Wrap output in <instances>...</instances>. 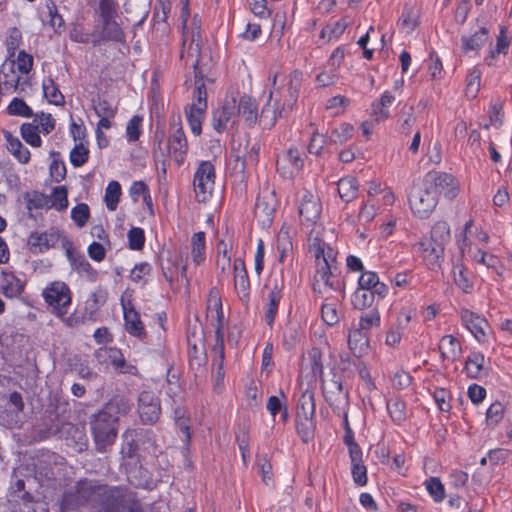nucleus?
<instances>
[{
  "label": "nucleus",
  "mask_w": 512,
  "mask_h": 512,
  "mask_svg": "<svg viewBox=\"0 0 512 512\" xmlns=\"http://www.w3.org/2000/svg\"><path fill=\"white\" fill-rule=\"evenodd\" d=\"M60 238L61 233L56 229L44 232L33 231L27 239V246L32 254H41L55 247Z\"/></svg>",
  "instance_id": "nucleus-16"
},
{
  "label": "nucleus",
  "mask_w": 512,
  "mask_h": 512,
  "mask_svg": "<svg viewBox=\"0 0 512 512\" xmlns=\"http://www.w3.org/2000/svg\"><path fill=\"white\" fill-rule=\"evenodd\" d=\"M186 108L194 111L206 112L207 109V91L204 83L196 82L193 92V102Z\"/></svg>",
  "instance_id": "nucleus-51"
},
{
  "label": "nucleus",
  "mask_w": 512,
  "mask_h": 512,
  "mask_svg": "<svg viewBox=\"0 0 512 512\" xmlns=\"http://www.w3.org/2000/svg\"><path fill=\"white\" fill-rule=\"evenodd\" d=\"M188 152V142L182 128L181 117L173 114L170 117L167 153L178 166L182 165Z\"/></svg>",
  "instance_id": "nucleus-7"
},
{
  "label": "nucleus",
  "mask_w": 512,
  "mask_h": 512,
  "mask_svg": "<svg viewBox=\"0 0 512 512\" xmlns=\"http://www.w3.org/2000/svg\"><path fill=\"white\" fill-rule=\"evenodd\" d=\"M83 507L87 505L81 499V493L76 484L64 491L60 500V512H77Z\"/></svg>",
  "instance_id": "nucleus-25"
},
{
  "label": "nucleus",
  "mask_w": 512,
  "mask_h": 512,
  "mask_svg": "<svg viewBox=\"0 0 512 512\" xmlns=\"http://www.w3.org/2000/svg\"><path fill=\"white\" fill-rule=\"evenodd\" d=\"M22 138L33 147H40L42 140L38 133V126L32 123H23L20 128Z\"/></svg>",
  "instance_id": "nucleus-61"
},
{
  "label": "nucleus",
  "mask_w": 512,
  "mask_h": 512,
  "mask_svg": "<svg viewBox=\"0 0 512 512\" xmlns=\"http://www.w3.org/2000/svg\"><path fill=\"white\" fill-rule=\"evenodd\" d=\"M121 194H122V190H121L120 183L115 180L110 181L106 187L105 196H104V201L106 203V207L108 210H110V211L116 210Z\"/></svg>",
  "instance_id": "nucleus-48"
},
{
  "label": "nucleus",
  "mask_w": 512,
  "mask_h": 512,
  "mask_svg": "<svg viewBox=\"0 0 512 512\" xmlns=\"http://www.w3.org/2000/svg\"><path fill=\"white\" fill-rule=\"evenodd\" d=\"M233 270L236 292L240 300L247 305L250 300V281L245 263L241 258L234 260Z\"/></svg>",
  "instance_id": "nucleus-22"
},
{
  "label": "nucleus",
  "mask_w": 512,
  "mask_h": 512,
  "mask_svg": "<svg viewBox=\"0 0 512 512\" xmlns=\"http://www.w3.org/2000/svg\"><path fill=\"white\" fill-rule=\"evenodd\" d=\"M271 290L268 295V303L265 311V322L268 326L272 327L278 311L281 299L283 298L284 277L281 272L279 275L272 276L269 280Z\"/></svg>",
  "instance_id": "nucleus-15"
},
{
  "label": "nucleus",
  "mask_w": 512,
  "mask_h": 512,
  "mask_svg": "<svg viewBox=\"0 0 512 512\" xmlns=\"http://www.w3.org/2000/svg\"><path fill=\"white\" fill-rule=\"evenodd\" d=\"M89 424L96 451L106 452L117 438L118 424L99 411L90 416Z\"/></svg>",
  "instance_id": "nucleus-4"
},
{
  "label": "nucleus",
  "mask_w": 512,
  "mask_h": 512,
  "mask_svg": "<svg viewBox=\"0 0 512 512\" xmlns=\"http://www.w3.org/2000/svg\"><path fill=\"white\" fill-rule=\"evenodd\" d=\"M375 300L372 290L369 289H360L354 292L352 296V304L355 309L363 310L365 308L370 307Z\"/></svg>",
  "instance_id": "nucleus-55"
},
{
  "label": "nucleus",
  "mask_w": 512,
  "mask_h": 512,
  "mask_svg": "<svg viewBox=\"0 0 512 512\" xmlns=\"http://www.w3.org/2000/svg\"><path fill=\"white\" fill-rule=\"evenodd\" d=\"M179 258L180 256L178 254L173 256L170 251H167L166 259L164 258V253L160 256L162 274L169 283H172L174 280V276L178 269L177 262Z\"/></svg>",
  "instance_id": "nucleus-45"
},
{
  "label": "nucleus",
  "mask_w": 512,
  "mask_h": 512,
  "mask_svg": "<svg viewBox=\"0 0 512 512\" xmlns=\"http://www.w3.org/2000/svg\"><path fill=\"white\" fill-rule=\"evenodd\" d=\"M43 93L50 103L54 105H63L65 103L64 96L60 92L58 85L52 78H47L42 84Z\"/></svg>",
  "instance_id": "nucleus-49"
},
{
  "label": "nucleus",
  "mask_w": 512,
  "mask_h": 512,
  "mask_svg": "<svg viewBox=\"0 0 512 512\" xmlns=\"http://www.w3.org/2000/svg\"><path fill=\"white\" fill-rule=\"evenodd\" d=\"M237 117L240 115L248 127L255 125L258 119L256 101L250 96L244 95L240 98L238 105L236 104Z\"/></svg>",
  "instance_id": "nucleus-28"
},
{
  "label": "nucleus",
  "mask_w": 512,
  "mask_h": 512,
  "mask_svg": "<svg viewBox=\"0 0 512 512\" xmlns=\"http://www.w3.org/2000/svg\"><path fill=\"white\" fill-rule=\"evenodd\" d=\"M191 255L196 264L205 260V233L200 231L195 233L191 239Z\"/></svg>",
  "instance_id": "nucleus-53"
},
{
  "label": "nucleus",
  "mask_w": 512,
  "mask_h": 512,
  "mask_svg": "<svg viewBox=\"0 0 512 512\" xmlns=\"http://www.w3.org/2000/svg\"><path fill=\"white\" fill-rule=\"evenodd\" d=\"M423 251V258L430 270H436L440 267L441 259L444 254V246L427 240L420 243Z\"/></svg>",
  "instance_id": "nucleus-24"
},
{
  "label": "nucleus",
  "mask_w": 512,
  "mask_h": 512,
  "mask_svg": "<svg viewBox=\"0 0 512 512\" xmlns=\"http://www.w3.org/2000/svg\"><path fill=\"white\" fill-rule=\"evenodd\" d=\"M25 283L16 277L13 273L5 274L2 293L5 297L15 298L24 291Z\"/></svg>",
  "instance_id": "nucleus-42"
},
{
  "label": "nucleus",
  "mask_w": 512,
  "mask_h": 512,
  "mask_svg": "<svg viewBox=\"0 0 512 512\" xmlns=\"http://www.w3.org/2000/svg\"><path fill=\"white\" fill-rule=\"evenodd\" d=\"M124 313V322L126 331L133 337L143 340L146 337V330L141 321L139 312L134 308L131 301L125 303L122 301Z\"/></svg>",
  "instance_id": "nucleus-19"
},
{
  "label": "nucleus",
  "mask_w": 512,
  "mask_h": 512,
  "mask_svg": "<svg viewBox=\"0 0 512 512\" xmlns=\"http://www.w3.org/2000/svg\"><path fill=\"white\" fill-rule=\"evenodd\" d=\"M337 267L335 263H330L321 266L316 269V274L314 276L313 290L314 292L321 293V288L319 287V281H323L324 285L334 291H338L342 289V282L335 274Z\"/></svg>",
  "instance_id": "nucleus-21"
},
{
  "label": "nucleus",
  "mask_w": 512,
  "mask_h": 512,
  "mask_svg": "<svg viewBox=\"0 0 512 512\" xmlns=\"http://www.w3.org/2000/svg\"><path fill=\"white\" fill-rule=\"evenodd\" d=\"M115 512H144L141 500L131 489Z\"/></svg>",
  "instance_id": "nucleus-54"
},
{
  "label": "nucleus",
  "mask_w": 512,
  "mask_h": 512,
  "mask_svg": "<svg viewBox=\"0 0 512 512\" xmlns=\"http://www.w3.org/2000/svg\"><path fill=\"white\" fill-rule=\"evenodd\" d=\"M434 243L445 246L450 241V228L447 222L439 221L431 229V238Z\"/></svg>",
  "instance_id": "nucleus-57"
},
{
  "label": "nucleus",
  "mask_w": 512,
  "mask_h": 512,
  "mask_svg": "<svg viewBox=\"0 0 512 512\" xmlns=\"http://www.w3.org/2000/svg\"><path fill=\"white\" fill-rule=\"evenodd\" d=\"M416 123L414 106L405 104L398 115L397 125L401 134L408 135L411 133L412 127Z\"/></svg>",
  "instance_id": "nucleus-39"
},
{
  "label": "nucleus",
  "mask_w": 512,
  "mask_h": 512,
  "mask_svg": "<svg viewBox=\"0 0 512 512\" xmlns=\"http://www.w3.org/2000/svg\"><path fill=\"white\" fill-rule=\"evenodd\" d=\"M10 496L18 502L19 512H49L36 477L17 478L10 486Z\"/></svg>",
  "instance_id": "nucleus-2"
},
{
  "label": "nucleus",
  "mask_w": 512,
  "mask_h": 512,
  "mask_svg": "<svg viewBox=\"0 0 512 512\" xmlns=\"http://www.w3.org/2000/svg\"><path fill=\"white\" fill-rule=\"evenodd\" d=\"M387 411L392 421L398 425L406 419V404L399 398L387 401Z\"/></svg>",
  "instance_id": "nucleus-50"
},
{
  "label": "nucleus",
  "mask_w": 512,
  "mask_h": 512,
  "mask_svg": "<svg viewBox=\"0 0 512 512\" xmlns=\"http://www.w3.org/2000/svg\"><path fill=\"white\" fill-rule=\"evenodd\" d=\"M461 319L465 327L473 334V336L479 342H485V328L488 327V322L486 321V319L480 317L479 315L469 310L462 311Z\"/></svg>",
  "instance_id": "nucleus-23"
},
{
  "label": "nucleus",
  "mask_w": 512,
  "mask_h": 512,
  "mask_svg": "<svg viewBox=\"0 0 512 512\" xmlns=\"http://www.w3.org/2000/svg\"><path fill=\"white\" fill-rule=\"evenodd\" d=\"M484 355L480 352H472L465 361L464 370L469 378H478L484 365Z\"/></svg>",
  "instance_id": "nucleus-44"
},
{
  "label": "nucleus",
  "mask_w": 512,
  "mask_h": 512,
  "mask_svg": "<svg viewBox=\"0 0 512 512\" xmlns=\"http://www.w3.org/2000/svg\"><path fill=\"white\" fill-rule=\"evenodd\" d=\"M398 25L405 29L407 33H411L418 25V13L413 7L405 4L401 16L398 19Z\"/></svg>",
  "instance_id": "nucleus-47"
},
{
  "label": "nucleus",
  "mask_w": 512,
  "mask_h": 512,
  "mask_svg": "<svg viewBox=\"0 0 512 512\" xmlns=\"http://www.w3.org/2000/svg\"><path fill=\"white\" fill-rule=\"evenodd\" d=\"M296 431L304 443H308L313 437L315 428L314 418H296Z\"/></svg>",
  "instance_id": "nucleus-60"
},
{
  "label": "nucleus",
  "mask_w": 512,
  "mask_h": 512,
  "mask_svg": "<svg viewBox=\"0 0 512 512\" xmlns=\"http://www.w3.org/2000/svg\"><path fill=\"white\" fill-rule=\"evenodd\" d=\"M237 124L236 100H226L224 104L213 111L212 126L217 133H223Z\"/></svg>",
  "instance_id": "nucleus-13"
},
{
  "label": "nucleus",
  "mask_w": 512,
  "mask_h": 512,
  "mask_svg": "<svg viewBox=\"0 0 512 512\" xmlns=\"http://www.w3.org/2000/svg\"><path fill=\"white\" fill-rule=\"evenodd\" d=\"M128 482L136 488L152 490L155 487L152 474L148 469L144 468L141 460L138 462H130L121 464Z\"/></svg>",
  "instance_id": "nucleus-17"
},
{
  "label": "nucleus",
  "mask_w": 512,
  "mask_h": 512,
  "mask_svg": "<svg viewBox=\"0 0 512 512\" xmlns=\"http://www.w3.org/2000/svg\"><path fill=\"white\" fill-rule=\"evenodd\" d=\"M106 352L108 360L116 370L120 371L121 373H127L132 375L137 373V367L126 362L121 350L111 347L107 349Z\"/></svg>",
  "instance_id": "nucleus-36"
},
{
  "label": "nucleus",
  "mask_w": 512,
  "mask_h": 512,
  "mask_svg": "<svg viewBox=\"0 0 512 512\" xmlns=\"http://www.w3.org/2000/svg\"><path fill=\"white\" fill-rule=\"evenodd\" d=\"M277 199L274 191L265 190L256 199L254 215L263 227H269L276 211Z\"/></svg>",
  "instance_id": "nucleus-12"
},
{
  "label": "nucleus",
  "mask_w": 512,
  "mask_h": 512,
  "mask_svg": "<svg viewBox=\"0 0 512 512\" xmlns=\"http://www.w3.org/2000/svg\"><path fill=\"white\" fill-rule=\"evenodd\" d=\"M259 117V123L262 125L264 129H271L275 123L278 117H283L281 112L277 114L276 109L273 106H270L268 103L266 106L263 107Z\"/></svg>",
  "instance_id": "nucleus-63"
},
{
  "label": "nucleus",
  "mask_w": 512,
  "mask_h": 512,
  "mask_svg": "<svg viewBox=\"0 0 512 512\" xmlns=\"http://www.w3.org/2000/svg\"><path fill=\"white\" fill-rule=\"evenodd\" d=\"M132 408V403L129 398L124 395H114L108 402L104 404L99 412L103 413L105 417L113 420L118 424L121 416H126Z\"/></svg>",
  "instance_id": "nucleus-20"
},
{
  "label": "nucleus",
  "mask_w": 512,
  "mask_h": 512,
  "mask_svg": "<svg viewBox=\"0 0 512 512\" xmlns=\"http://www.w3.org/2000/svg\"><path fill=\"white\" fill-rule=\"evenodd\" d=\"M125 42V33L120 25L115 22L109 26L102 27L99 32L98 38H94L92 41L93 46L100 45L101 42Z\"/></svg>",
  "instance_id": "nucleus-31"
},
{
  "label": "nucleus",
  "mask_w": 512,
  "mask_h": 512,
  "mask_svg": "<svg viewBox=\"0 0 512 512\" xmlns=\"http://www.w3.org/2000/svg\"><path fill=\"white\" fill-rule=\"evenodd\" d=\"M25 200L27 202V208L31 210L47 208L49 209V202H51V198L44 193L39 191H33L31 193H26Z\"/></svg>",
  "instance_id": "nucleus-62"
},
{
  "label": "nucleus",
  "mask_w": 512,
  "mask_h": 512,
  "mask_svg": "<svg viewBox=\"0 0 512 512\" xmlns=\"http://www.w3.org/2000/svg\"><path fill=\"white\" fill-rule=\"evenodd\" d=\"M439 350L443 359L455 361L461 352V345L453 335H445L440 340Z\"/></svg>",
  "instance_id": "nucleus-38"
},
{
  "label": "nucleus",
  "mask_w": 512,
  "mask_h": 512,
  "mask_svg": "<svg viewBox=\"0 0 512 512\" xmlns=\"http://www.w3.org/2000/svg\"><path fill=\"white\" fill-rule=\"evenodd\" d=\"M68 192L65 186H57L53 189L51 195V202L49 208H55L58 211H63L68 207Z\"/></svg>",
  "instance_id": "nucleus-59"
},
{
  "label": "nucleus",
  "mask_w": 512,
  "mask_h": 512,
  "mask_svg": "<svg viewBox=\"0 0 512 512\" xmlns=\"http://www.w3.org/2000/svg\"><path fill=\"white\" fill-rule=\"evenodd\" d=\"M438 203V196L434 187L428 185L425 180L421 186L413 187L409 195L410 208L414 215L426 219L434 211Z\"/></svg>",
  "instance_id": "nucleus-5"
},
{
  "label": "nucleus",
  "mask_w": 512,
  "mask_h": 512,
  "mask_svg": "<svg viewBox=\"0 0 512 512\" xmlns=\"http://www.w3.org/2000/svg\"><path fill=\"white\" fill-rule=\"evenodd\" d=\"M304 165L301 153L296 148H289L285 153L278 156L276 160V169L284 177L291 178L298 173Z\"/></svg>",
  "instance_id": "nucleus-18"
},
{
  "label": "nucleus",
  "mask_w": 512,
  "mask_h": 512,
  "mask_svg": "<svg viewBox=\"0 0 512 512\" xmlns=\"http://www.w3.org/2000/svg\"><path fill=\"white\" fill-rule=\"evenodd\" d=\"M71 266L79 273L83 274L88 280L95 282L98 278V272L91 266L83 254L74 259Z\"/></svg>",
  "instance_id": "nucleus-52"
},
{
  "label": "nucleus",
  "mask_w": 512,
  "mask_h": 512,
  "mask_svg": "<svg viewBox=\"0 0 512 512\" xmlns=\"http://www.w3.org/2000/svg\"><path fill=\"white\" fill-rule=\"evenodd\" d=\"M129 435L134 437L136 442H138L139 447H143V449H149L150 447H156V439L155 434L150 429L145 428H136L129 429Z\"/></svg>",
  "instance_id": "nucleus-46"
},
{
  "label": "nucleus",
  "mask_w": 512,
  "mask_h": 512,
  "mask_svg": "<svg viewBox=\"0 0 512 512\" xmlns=\"http://www.w3.org/2000/svg\"><path fill=\"white\" fill-rule=\"evenodd\" d=\"M70 410L68 409V403L58 402L54 409L46 410V415L43 419L44 428L40 426L35 428V435L39 440L48 439L51 436L60 433L62 426L69 418Z\"/></svg>",
  "instance_id": "nucleus-8"
},
{
  "label": "nucleus",
  "mask_w": 512,
  "mask_h": 512,
  "mask_svg": "<svg viewBox=\"0 0 512 512\" xmlns=\"http://www.w3.org/2000/svg\"><path fill=\"white\" fill-rule=\"evenodd\" d=\"M315 400L312 392L305 391L298 399L296 418H314Z\"/></svg>",
  "instance_id": "nucleus-41"
},
{
  "label": "nucleus",
  "mask_w": 512,
  "mask_h": 512,
  "mask_svg": "<svg viewBox=\"0 0 512 512\" xmlns=\"http://www.w3.org/2000/svg\"><path fill=\"white\" fill-rule=\"evenodd\" d=\"M139 444L136 442L135 438L129 435V429L126 430L123 434V444L121 446V464H126L130 462H138L141 460V456L139 454Z\"/></svg>",
  "instance_id": "nucleus-29"
},
{
  "label": "nucleus",
  "mask_w": 512,
  "mask_h": 512,
  "mask_svg": "<svg viewBox=\"0 0 512 512\" xmlns=\"http://www.w3.org/2000/svg\"><path fill=\"white\" fill-rule=\"evenodd\" d=\"M45 6L48 11L49 25L56 33H61L65 28L63 17L58 13L57 6L53 0H46Z\"/></svg>",
  "instance_id": "nucleus-58"
},
{
  "label": "nucleus",
  "mask_w": 512,
  "mask_h": 512,
  "mask_svg": "<svg viewBox=\"0 0 512 512\" xmlns=\"http://www.w3.org/2000/svg\"><path fill=\"white\" fill-rule=\"evenodd\" d=\"M215 184V167L210 161H202L194 174L193 185L197 202L205 203L212 195Z\"/></svg>",
  "instance_id": "nucleus-9"
},
{
  "label": "nucleus",
  "mask_w": 512,
  "mask_h": 512,
  "mask_svg": "<svg viewBox=\"0 0 512 512\" xmlns=\"http://www.w3.org/2000/svg\"><path fill=\"white\" fill-rule=\"evenodd\" d=\"M412 315L410 312H401L397 317V322L392 326L386 335V344L395 347L399 344L402 333L410 322Z\"/></svg>",
  "instance_id": "nucleus-30"
},
{
  "label": "nucleus",
  "mask_w": 512,
  "mask_h": 512,
  "mask_svg": "<svg viewBox=\"0 0 512 512\" xmlns=\"http://www.w3.org/2000/svg\"><path fill=\"white\" fill-rule=\"evenodd\" d=\"M424 180L428 185L434 187L438 197L439 194L443 193L448 199H453L458 194V181L451 174L444 172H430Z\"/></svg>",
  "instance_id": "nucleus-14"
},
{
  "label": "nucleus",
  "mask_w": 512,
  "mask_h": 512,
  "mask_svg": "<svg viewBox=\"0 0 512 512\" xmlns=\"http://www.w3.org/2000/svg\"><path fill=\"white\" fill-rule=\"evenodd\" d=\"M504 416V406L501 402L492 403L486 411V424L489 427L498 425Z\"/></svg>",
  "instance_id": "nucleus-64"
},
{
  "label": "nucleus",
  "mask_w": 512,
  "mask_h": 512,
  "mask_svg": "<svg viewBox=\"0 0 512 512\" xmlns=\"http://www.w3.org/2000/svg\"><path fill=\"white\" fill-rule=\"evenodd\" d=\"M298 211L303 222L314 223L320 216L321 205L311 194H305L302 198Z\"/></svg>",
  "instance_id": "nucleus-26"
},
{
  "label": "nucleus",
  "mask_w": 512,
  "mask_h": 512,
  "mask_svg": "<svg viewBox=\"0 0 512 512\" xmlns=\"http://www.w3.org/2000/svg\"><path fill=\"white\" fill-rule=\"evenodd\" d=\"M337 190L340 198L349 203L358 195V181L355 177L347 176L341 178L337 183Z\"/></svg>",
  "instance_id": "nucleus-35"
},
{
  "label": "nucleus",
  "mask_w": 512,
  "mask_h": 512,
  "mask_svg": "<svg viewBox=\"0 0 512 512\" xmlns=\"http://www.w3.org/2000/svg\"><path fill=\"white\" fill-rule=\"evenodd\" d=\"M42 295L57 316L62 318L67 314V307L71 304V292L66 283L55 281L43 290Z\"/></svg>",
  "instance_id": "nucleus-10"
},
{
  "label": "nucleus",
  "mask_w": 512,
  "mask_h": 512,
  "mask_svg": "<svg viewBox=\"0 0 512 512\" xmlns=\"http://www.w3.org/2000/svg\"><path fill=\"white\" fill-rule=\"evenodd\" d=\"M302 83V72L299 70H294L290 74L289 86L287 89L288 97L284 100L283 108L287 106L292 109L293 105L296 103L299 95V89Z\"/></svg>",
  "instance_id": "nucleus-43"
},
{
  "label": "nucleus",
  "mask_w": 512,
  "mask_h": 512,
  "mask_svg": "<svg viewBox=\"0 0 512 512\" xmlns=\"http://www.w3.org/2000/svg\"><path fill=\"white\" fill-rule=\"evenodd\" d=\"M200 50H201V47H200V32L199 31H197V33L193 32V34H192V41H191V44H190L189 50H188V56H195L196 57V59H195V61L193 63L195 83L196 82L204 83L203 80L205 78V73L203 72V70L199 66V63H200Z\"/></svg>",
  "instance_id": "nucleus-37"
},
{
  "label": "nucleus",
  "mask_w": 512,
  "mask_h": 512,
  "mask_svg": "<svg viewBox=\"0 0 512 512\" xmlns=\"http://www.w3.org/2000/svg\"><path fill=\"white\" fill-rule=\"evenodd\" d=\"M487 41L488 30L485 27H481L471 36L463 35L461 37V51L463 53L478 51Z\"/></svg>",
  "instance_id": "nucleus-33"
},
{
  "label": "nucleus",
  "mask_w": 512,
  "mask_h": 512,
  "mask_svg": "<svg viewBox=\"0 0 512 512\" xmlns=\"http://www.w3.org/2000/svg\"><path fill=\"white\" fill-rule=\"evenodd\" d=\"M56 458L57 455L55 453L49 451L41 453L34 463L35 472L47 480L54 479L55 473L52 464H56Z\"/></svg>",
  "instance_id": "nucleus-32"
},
{
  "label": "nucleus",
  "mask_w": 512,
  "mask_h": 512,
  "mask_svg": "<svg viewBox=\"0 0 512 512\" xmlns=\"http://www.w3.org/2000/svg\"><path fill=\"white\" fill-rule=\"evenodd\" d=\"M322 393L325 401L338 416H346L349 407V391L343 388L342 380L333 373L329 380H321Z\"/></svg>",
  "instance_id": "nucleus-6"
},
{
  "label": "nucleus",
  "mask_w": 512,
  "mask_h": 512,
  "mask_svg": "<svg viewBox=\"0 0 512 512\" xmlns=\"http://www.w3.org/2000/svg\"><path fill=\"white\" fill-rule=\"evenodd\" d=\"M207 316L215 318L216 321V323H212L215 327L216 335V345L213 350L218 353V375H222L224 361V313L220 293L215 287L211 288L209 291L207 299Z\"/></svg>",
  "instance_id": "nucleus-3"
},
{
  "label": "nucleus",
  "mask_w": 512,
  "mask_h": 512,
  "mask_svg": "<svg viewBox=\"0 0 512 512\" xmlns=\"http://www.w3.org/2000/svg\"><path fill=\"white\" fill-rule=\"evenodd\" d=\"M395 101V97L389 91H385L378 101H374L371 105L370 116L373 121L380 123L389 118V107Z\"/></svg>",
  "instance_id": "nucleus-27"
},
{
  "label": "nucleus",
  "mask_w": 512,
  "mask_h": 512,
  "mask_svg": "<svg viewBox=\"0 0 512 512\" xmlns=\"http://www.w3.org/2000/svg\"><path fill=\"white\" fill-rule=\"evenodd\" d=\"M348 346L353 355L359 360L369 348L368 336L365 332L355 329L349 333Z\"/></svg>",
  "instance_id": "nucleus-34"
},
{
  "label": "nucleus",
  "mask_w": 512,
  "mask_h": 512,
  "mask_svg": "<svg viewBox=\"0 0 512 512\" xmlns=\"http://www.w3.org/2000/svg\"><path fill=\"white\" fill-rule=\"evenodd\" d=\"M4 134L8 144V150L20 163H28L30 160V151L21 143L18 138L13 137L10 132L5 131Z\"/></svg>",
  "instance_id": "nucleus-40"
},
{
  "label": "nucleus",
  "mask_w": 512,
  "mask_h": 512,
  "mask_svg": "<svg viewBox=\"0 0 512 512\" xmlns=\"http://www.w3.org/2000/svg\"><path fill=\"white\" fill-rule=\"evenodd\" d=\"M75 484L87 508L95 512H115L130 490L125 485L111 486L87 478H82Z\"/></svg>",
  "instance_id": "nucleus-1"
},
{
  "label": "nucleus",
  "mask_w": 512,
  "mask_h": 512,
  "mask_svg": "<svg viewBox=\"0 0 512 512\" xmlns=\"http://www.w3.org/2000/svg\"><path fill=\"white\" fill-rule=\"evenodd\" d=\"M481 71L474 67L466 78L465 94L467 98L474 99L480 90Z\"/></svg>",
  "instance_id": "nucleus-56"
},
{
  "label": "nucleus",
  "mask_w": 512,
  "mask_h": 512,
  "mask_svg": "<svg viewBox=\"0 0 512 512\" xmlns=\"http://www.w3.org/2000/svg\"><path fill=\"white\" fill-rule=\"evenodd\" d=\"M138 414L144 425H153L161 415V401L152 390H143L138 396Z\"/></svg>",
  "instance_id": "nucleus-11"
}]
</instances>
